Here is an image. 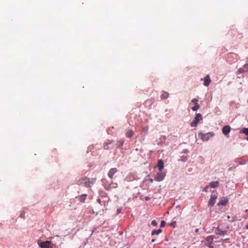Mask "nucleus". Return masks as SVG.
Instances as JSON below:
<instances>
[{"label":"nucleus","instance_id":"12","mask_svg":"<svg viewBox=\"0 0 248 248\" xmlns=\"http://www.w3.org/2000/svg\"><path fill=\"white\" fill-rule=\"evenodd\" d=\"M157 167L160 171H161L164 168V162L162 160L160 159L158 161Z\"/></svg>","mask_w":248,"mask_h":248},{"label":"nucleus","instance_id":"27","mask_svg":"<svg viewBox=\"0 0 248 248\" xmlns=\"http://www.w3.org/2000/svg\"><path fill=\"white\" fill-rule=\"evenodd\" d=\"M124 140H121L119 141H118V143L120 146H122L124 144Z\"/></svg>","mask_w":248,"mask_h":248},{"label":"nucleus","instance_id":"36","mask_svg":"<svg viewBox=\"0 0 248 248\" xmlns=\"http://www.w3.org/2000/svg\"><path fill=\"white\" fill-rule=\"evenodd\" d=\"M246 212H248V210H246Z\"/></svg>","mask_w":248,"mask_h":248},{"label":"nucleus","instance_id":"19","mask_svg":"<svg viewBox=\"0 0 248 248\" xmlns=\"http://www.w3.org/2000/svg\"><path fill=\"white\" fill-rule=\"evenodd\" d=\"M112 142L111 141H108L104 143L103 146L104 149L105 150H108L109 149L108 145L110 144Z\"/></svg>","mask_w":248,"mask_h":248},{"label":"nucleus","instance_id":"34","mask_svg":"<svg viewBox=\"0 0 248 248\" xmlns=\"http://www.w3.org/2000/svg\"><path fill=\"white\" fill-rule=\"evenodd\" d=\"M198 231H199V229H196L195 230V232H198Z\"/></svg>","mask_w":248,"mask_h":248},{"label":"nucleus","instance_id":"35","mask_svg":"<svg viewBox=\"0 0 248 248\" xmlns=\"http://www.w3.org/2000/svg\"><path fill=\"white\" fill-rule=\"evenodd\" d=\"M23 216H24V215H23V214L20 215V217H23Z\"/></svg>","mask_w":248,"mask_h":248},{"label":"nucleus","instance_id":"14","mask_svg":"<svg viewBox=\"0 0 248 248\" xmlns=\"http://www.w3.org/2000/svg\"><path fill=\"white\" fill-rule=\"evenodd\" d=\"M228 202V200L226 198H224L219 201V202L217 203V205L218 206L225 205Z\"/></svg>","mask_w":248,"mask_h":248},{"label":"nucleus","instance_id":"11","mask_svg":"<svg viewBox=\"0 0 248 248\" xmlns=\"http://www.w3.org/2000/svg\"><path fill=\"white\" fill-rule=\"evenodd\" d=\"M87 180V177H84L82 178H79L76 180V184L79 186H80L82 184L85 185V182Z\"/></svg>","mask_w":248,"mask_h":248},{"label":"nucleus","instance_id":"22","mask_svg":"<svg viewBox=\"0 0 248 248\" xmlns=\"http://www.w3.org/2000/svg\"><path fill=\"white\" fill-rule=\"evenodd\" d=\"M240 133H242L245 134L246 135H248V128H243L240 131Z\"/></svg>","mask_w":248,"mask_h":248},{"label":"nucleus","instance_id":"5","mask_svg":"<svg viewBox=\"0 0 248 248\" xmlns=\"http://www.w3.org/2000/svg\"><path fill=\"white\" fill-rule=\"evenodd\" d=\"M96 179L95 178H88L87 180L85 182V186L86 187H91L96 181Z\"/></svg>","mask_w":248,"mask_h":248},{"label":"nucleus","instance_id":"1","mask_svg":"<svg viewBox=\"0 0 248 248\" xmlns=\"http://www.w3.org/2000/svg\"><path fill=\"white\" fill-rule=\"evenodd\" d=\"M202 115L200 113H197L196 114V117L194 119V120L190 123L191 126H196L197 125L198 123L199 122V121L200 120H202Z\"/></svg>","mask_w":248,"mask_h":248},{"label":"nucleus","instance_id":"13","mask_svg":"<svg viewBox=\"0 0 248 248\" xmlns=\"http://www.w3.org/2000/svg\"><path fill=\"white\" fill-rule=\"evenodd\" d=\"M211 82V79L209 75H207L204 78V85L205 86H208Z\"/></svg>","mask_w":248,"mask_h":248},{"label":"nucleus","instance_id":"6","mask_svg":"<svg viewBox=\"0 0 248 248\" xmlns=\"http://www.w3.org/2000/svg\"><path fill=\"white\" fill-rule=\"evenodd\" d=\"M214 240V237L213 236H207L205 240V245L211 247V245L213 243Z\"/></svg>","mask_w":248,"mask_h":248},{"label":"nucleus","instance_id":"28","mask_svg":"<svg viewBox=\"0 0 248 248\" xmlns=\"http://www.w3.org/2000/svg\"><path fill=\"white\" fill-rule=\"evenodd\" d=\"M165 224H166V222L165 221L163 220L161 222V224H160V227H163L165 226Z\"/></svg>","mask_w":248,"mask_h":248},{"label":"nucleus","instance_id":"29","mask_svg":"<svg viewBox=\"0 0 248 248\" xmlns=\"http://www.w3.org/2000/svg\"><path fill=\"white\" fill-rule=\"evenodd\" d=\"M238 73H243L244 72H245L244 71V69L243 68H239L238 70Z\"/></svg>","mask_w":248,"mask_h":248},{"label":"nucleus","instance_id":"2","mask_svg":"<svg viewBox=\"0 0 248 248\" xmlns=\"http://www.w3.org/2000/svg\"><path fill=\"white\" fill-rule=\"evenodd\" d=\"M214 134L212 132H209L208 133H200L199 137L203 140L207 141L210 137H213Z\"/></svg>","mask_w":248,"mask_h":248},{"label":"nucleus","instance_id":"3","mask_svg":"<svg viewBox=\"0 0 248 248\" xmlns=\"http://www.w3.org/2000/svg\"><path fill=\"white\" fill-rule=\"evenodd\" d=\"M39 246L41 248H53V245L51 244V242L49 241L41 242L39 244Z\"/></svg>","mask_w":248,"mask_h":248},{"label":"nucleus","instance_id":"4","mask_svg":"<svg viewBox=\"0 0 248 248\" xmlns=\"http://www.w3.org/2000/svg\"><path fill=\"white\" fill-rule=\"evenodd\" d=\"M166 173L165 172L160 171L156 174L154 179L156 181H161L164 179Z\"/></svg>","mask_w":248,"mask_h":248},{"label":"nucleus","instance_id":"37","mask_svg":"<svg viewBox=\"0 0 248 248\" xmlns=\"http://www.w3.org/2000/svg\"><path fill=\"white\" fill-rule=\"evenodd\" d=\"M174 248H176V247H174Z\"/></svg>","mask_w":248,"mask_h":248},{"label":"nucleus","instance_id":"15","mask_svg":"<svg viewBox=\"0 0 248 248\" xmlns=\"http://www.w3.org/2000/svg\"><path fill=\"white\" fill-rule=\"evenodd\" d=\"M169 93L163 91L160 96L161 99H166L169 97Z\"/></svg>","mask_w":248,"mask_h":248},{"label":"nucleus","instance_id":"23","mask_svg":"<svg viewBox=\"0 0 248 248\" xmlns=\"http://www.w3.org/2000/svg\"><path fill=\"white\" fill-rule=\"evenodd\" d=\"M200 108V105L199 104L195 105L194 107L192 108V110L197 111Z\"/></svg>","mask_w":248,"mask_h":248},{"label":"nucleus","instance_id":"25","mask_svg":"<svg viewBox=\"0 0 248 248\" xmlns=\"http://www.w3.org/2000/svg\"><path fill=\"white\" fill-rule=\"evenodd\" d=\"M191 102L195 104V105H197L198 104V99H197V98H194L192 100H191Z\"/></svg>","mask_w":248,"mask_h":248},{"label":"nucleus","instance_id":"26","mask_svg":"<svg viewBox=\"0 0 248 248\" xmlns=\"http://www.w3.org/2000/svg\"><path fill=\"white\" fill-rule=\"evenodd\" d=\"M151 224L154 226H156L157 225V223L155 220H154L152 221Z\"/></svg>","mask_w":248,"mask_h":248},{"label":"nucleus","instance_id":"18","mask_svg":"<svg viewBox=\"0 0 248 248\" xmlns=\"http://www.w3.org/2000/svg\"><path fill=\"white\" fill-rule=\"evenodd\" d=\"M227 218L228 220L231 218V220H229L230 222H233L238 219L236 216L231 217L230 216H228Z\"/></svg>","mask_w":248,"mask_h":248},{"label":"nucleus","instance_id":"10","mask_svg":"<svg viewBox=\"0 0 248 248\" xmlns=\"http://www.w3.org/2000/svg\"><path fill=\"white\" fill-rule=\"evenodd\" d=\"M231 127L229 125H225L222 128V133L227 136L230 132Z\"/></svg>","mask_w":248,"mask_h":248},{"label":"nucleus","instance_id":"9","mask_svg":"<svg viewBox=\"0 0 248 248\" xmlns=\"http://www.w3.org/2000/svg\"><path fill=\"white\" fill-rule=\"evenodd\" d=\"M217 196L216 195H212L208 202V204L211 206H213L215 203Z\"/></svg>","mask_w":248,"mask_h":248},{"label":"nucleus","instance_id":"31","mask_svg":"<svg viewBox=\"0 0 248 248\" xmlns=\"http://www.w3.org/2000/svg\"><path fill=\"white\" fill-rule=\"evenodd\" d=\"M245 229H246V230H248V223H247V224L246 225L245 227Z\"/></svg>","mask_w":248,"mask_h":248},{"label":"nucleus","instance_id":"17","mask_svg":"<svg viewBox=\"0 0 248 248\" xmlns=\"http://www.w3.org/2000/svg\"><path fill=\"white\" fill-rule=\"evenodd\" d=\"M134 135V132L130 129H129L127 131L126 133V136L128 138H131Z\"/></svg>","mask_w":248,"mask_h":248},{"label":"nucleus","instance_id":"20","mask_svg":"<svg viewBox=\"0 0 248 248\" xmlns=\"http://www.w3.org/2000/svg\"><path fill=\"white\" fill-rule=\"evenodd\" d=\"M162 232V230L160 229H159L158 230H155L152 232V234L155 235V234H158Z\"/></svg>","mask_w":248,"mask_h":248},{"label":"nucleus","instance_id":"32","mask_svg":"<svg viewBox=\"0 0 248 248\" xmlns=\"http://www.w3.org/2000/svg\"><path fill=\"white\" fill-rule=\"evenodd\" d=\"M145 199L146 201H148L150 199V198L148 197H146L145 198Z\"/></svg>","mask_w":248,"mask_h":248},{"label":"nucleus","instance_id":"7","mask_svg":"<svg viewBox=\"0 0 248 248\" xmlns=\"http://www.w3.org/2000/svg\"><path fill=\"white\" fill-rule=\"evenodd\" d=\"M118 170L116 168H111L108 172V175L110 179L113 178L114 175L118 172Z\"/></svg>","mask_w":248,"mask_h":248},{"label":"nucleus","instance_id":"24","mask_svg":"<svg viewBox=\"0 0 248 248\" xmlns=\"http://www.w3.org/2000/svg\"><path fill=\"white\" fill-rule=\"evenodd\" d=\"M243 68L244 69V71L245 72H248V64H245L243 66Z\"/></svg>","mask_w":248,"mask_h":248},{"label":"nucleus","instance_id":"16","mask_svg":"<svg viewBox=\"0 0 248 248\" xmlns=\"http://www.w3.org/2000/svg\"><path fill=\"white\" fill-rule=\"evenodd\" d=\"M209 185H210V186L213 188L217 187L219 186V182H218V181L212 182L209 184Z\"/></svg>","mask_w":248,"mask_h":248},{"label":"nucleus","instance_id":"8","mask_svg":"<svg viewBox=\"0 0 248 248\" xmlns=\"http://www.w3.org/2000/svg\"><path fill=\"white\" fill-rule=\"evenodd\" d=\"M118 184L116 183H113L111 182L110 184L108 185H106L105 186V187L107 190H109L112 188H115L117 187Z\"/></svg>","mask_w":248,"mask_h":248},{"label":"nucleus","instance_id":"33","mask_svg":"<svg viewBox=\"0 0 248 248\" xmlns=\"http://www.w3.org/2000/svg\"><path fill=\"white\" fill-rule=\"evenodd\" d=\"M149 181H150V182H151V183H152V182H153V180L152 179H150L149 180Z\"/></svg>","mask_w":248,"mask_h":248},{"label":"nucleus","instance_id":"21","mask_svg":"<svg viewBox=\"0 0 248 248\" xmlns=\"http://www.w3.org/2000/svg\"><path fill=\"white\" fill-rule=\"evenodd\" d=\"M86 197H87L86 194H82L79 198L80 201L81 202H84Z\"/></svg>","mask_w":248,"mask_h":248},{"label":"nucleus","instance_id":"30","mask_svg":"<svg viewBox=\"0 0 248 248\" xmlns=\"http://www.w3.org/2000/svg\"><path fill=\"white\" fill-rule=\"evenodd\" d=\"M209 187V186H206L204 188L203 190H204V191H205V192H207V191H208V190Z\"/></svg>","mask_w":248,"mask_h":248}]
</instances>
